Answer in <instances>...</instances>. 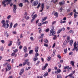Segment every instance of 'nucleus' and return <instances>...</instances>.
I'll return each instance as SVG.
<instances>
[{
    "label": "nucleus",
    "instance_id": "f257e3e1",
    "mask_svg": "<svg viewBox=\"0 0 78 78\" xmlns=\"http://www.w3.org/2000/svg\"><path fill=\"white\" fill-rule=\"evenodd\" d=\"M56 33V32L54 30V27L52 26L51 30L50 31V33L49 34L50 36H54V37L53 38V40H55L56 39V35H55Z\"/></svg>",
    "mask_w": 78,
    "mask_h": 78
},
{
    "label": "nucleus",
    "instance_id": "f03ea898",
    "mask_svg": "<svg viewBox=\"0 0 78 78\" xmlns=\"http://www.w3.org/2000/svg\"><path fill=\"white\" fill-rule=\"evenodd\" d=\"M6 22V24L5 23V22ZM1 23L2 24V27H4L5 28H8V27H9V25L8 24V23H9V20H7L6 22L5 20H2L1 21Z\"/></svg>",
    "mask_w": 78,
    "mask_h": 78
},
{
    "label": "nucleus",
    "instance_id": "7ed1b4c3",
    "mask_svg": "<svg viewBox=\"0 0 78 78\" xmlns=\"http://www.w3.org/2000/svg\"><path fill=\"white\" fill-rule=\"evenodd\" d=\"M12 1V0H3L2 2V4L3 6L6 7L7 5H8V4H10V2Z\"/></svg>",
    "mask_w": 78,
    "mask_h": 78
},
{
    "label": "nucleus",
    "instance_id": "20e7f679",
    "mask_svg": "<svg viewBox=\"0 0 78 78\" xmlns=\"http://www.w3.org/2000/svg\"><path fill=\"white\" fill-rule=\"evenodd\" d=\"M39 3V2H38V1H36L34 2L33 3H32V6H37L38 5V3Z\"/></svg>",
    "mask_w": 78,
    "mask_h": 78
},
{
    "label": "nucleus",
    "instance_id": "39448f33",
    "mask_svg": "<svg viewBox=\"0 0 78 78\" xmlns=\"http://www.w3.org/2000/svg\"><path fill=\"white\" fill-rule=\"evenodd\" d=\"M24 15H25L26 16H24V18L26 19V20H28L29 19H30V16H27V12H26L24 13Z\"/></svg>",
    "mask_w": 78,
    "mask_h": 78
},
{
    "label": "nucleus",
    "instance_id": "423d86ee",
    "mask_svg": "<svg viewBox=\"0 0 78 78\" xmlns=\"http://www.w3.org/2000/svg\"><path fill=\"white\" fill-rule=\"evenodd\" d=\"M11 69V65H10L9 64H8L7 65V68H5L6 72H7L8 70H10Z\"/></svg>",
    "mask_w": 78,
    "mask_h": 78
},
{
    "label": "nucleus",
    "instance_id": "0eeeda50",
    "mask_svg": "<svg viewBox=\"0 0 78 78\" xmlns=\"http://www.w3.org/2000/svg\"><path fill=\"white\" fill-rule=\"evenodd\" d=\"M37 17V14H36L34 15L32 17V19L31 20V22H33L34 20L35 19H36Z\"/></svg>",
    "mask_w": 78,
    "mask_h": 78
},
{
    "label": "nucleus",
    "instance_id": "6e6552de",
    "mask_svg": "<svg viewBox=\"0 0 78 78\" xmlns=\"http://www.w3.org/2000/svg\"><path fill=\"white\" fill-rule=\"evenodd\" d=\"M13 12L14 13H16V9H17V6L16 5L14 4L13 5Z\"/></svg>",
    "mask_w": 78,
    "mask_h": 78
},
{
    "label": "nucleus",
    "instance_id": "1a4fd4ad",
    "mask_svg": "<svg viewBox=\"0 0 78 78\" xmlns=\"http://www.w3.org/2000/svg\"><path fill=\"white\" fill-rule=\"evenodd\" d=\"M67 41H65L64 42L62 45L63 48H65V47H66V45H67Z\"/></svg>",
    "mask_w": 78,
    "mask_h": 78
},
{
    "label": "nucleus",
    "instance_id": "9d476101",
    "mask_svg": "<svg viewBox=\"0 0 78 78\" xmlns=\"http://www.w3.org/2000/svg\"><path fill=\"white\" fill-rule=\"evenodd\" d=\"M44 8V4L42 3L41 4V9H42L40 10V12H42V11H43V9Z\"/></svg>",
    "mask_w": 78,
    "mask_h": 78
},
{
    "label": "nucleus",
    "instance_id": "9b49d317",
    "mask_svg": "<svg viewBox=\"0 0 78 78\" xmlns=\"http://www.w3.org/2000/svg\"><path fill=\"white\" fill-rule=\"evenodd\" d=\"M29 59H27L25 60V62L23 63V66H25L27 64V62L29 61Z\"/></svg>",
    "mask_w": 78,
    "mask_h": 78
},
{
    "label": "nucleus",
    "instance_id": "f8f14e48",
    "mask_svg": "<svg viewBox=\"0 0 78 78\" xmlns=\"http://www.w3.org/2000/svg\"><path fill=\"white\" fill-rule=\"evenodd\" d=\"M64 4H65V1H62L59 3V4H60V5H64Z\"/></svg>",
    "mask_w": 78,
    "mask_h": 78
},
{
    "label": "nucleus",
    "instance_id": "ddd939ff",
    "mask_svg": "<svg viewBox=\"0 0 78 78\" xmlns=\"http://www.w3.org/2000/svg\"><path fill=\"white\" fill-rule=\"evenodd\" d=\"M35 50L36 53H37L38 52V50H39V47L37 46V47H35Z\"/></svg>",
    "mask_w": 78,
    "mask_h": 78
},
{
    "label": "nucleus",
    "instance_id": "4468645a",
    "mask_svg": "<svg viewBox=\"0 0 78 78\" xmlns=\"http://www.w3.org/2000/svg\"><path fill=\"white\" fill-rule=\"evenodd\" d=\"M52 73L53 75H54L55 73V74L57 73V71H55V70H53L52 72Z\"/></svg>",
    "mask_w": 78,
    "mask_h": 78
},
{
    "label": "nucleus",
    "instance_id": "2eb2a0df",
    "mask_svg": "<svg viewBox=\"0 0 78 78\" xmlns=\"http://www.w3.org/2000/svg\"><path fill=\"white\" fill-rule=\"evenodd\" d=\"M37 59H38V58H37V57H36V56H35L34 57V58L33 59V61H37Z\"/></svg>",
    "mask_w": 78,
    "mask_h": 78
},
{
    "label": "nucleus",
    "instance_id": "dca6fc26",
    "mask_svg": "<svg viewBox=\"0 0 78 78\" xmlns=\"http://www.w3.org/2000/svg\"><path fill=\"white\" fill-rule=\"evenodd\" d=\"M27 47L25 46L24 47L23 50L25 53H27Z\"/></svg>",
    "mask_w": 78,
    "mask_h": 78
},
{
    "label": "nucleus",
    "instance_id": "f3484780",
    "mask_svg": "<svg viewBox=\"0 0 78 78\" xmlns=\"http://www.w3.org/2000/svg\"><path fill=\"white\" fill-rule=\"evenodd\" d=\"M67 41H67V42H69V41H70V37H67Z\"/></svg>",
    "mask_w": 78,
    "mask_h": 78
},
{
    "label": "nucleus",
    "instance_id": "a211bd4d",
    "mask_svg": "<svg viewBox=\"0 0 78 78\" xmlns=\"http://www.w3.org/2000/svg\"><path fill=\"white\" fill-rule=\"evenodd\" d=\"M48 72H46L43 75V76H44V77H45V76H48Z\"/></svg>",
    "mask_w": 78,
    "mask_h": 78
},
{
    "label": "nucleus",
    "instance_id": "6ab92c4d",
    "mask_svg": "<svg viewBox=\"0 0 78 78\" xmlns=\"http://www.w3.org/2000/svg\"><path fill=\"white\" fill-rule=\"evenodd\" d=\"M8 64H8V62L5 63L3 64V66L4 67H5V66H8Z\"/></svg>",
    "mask_w": 78,
    "mask_h": 78
},
{
    "label": "nucleus",
    "instance_id": "aec40b11",
    "mask_svg": "<svg viewBox=\"0 0 78 78\" xmlns=\"http://www.w3.org/2000/svg\"><path fill=\"white\" fill-rule=\"evenodd\" d=\"M12 41H9V43L8 44V46H11V45H12Z\"/></svg>",
    "mask_w": 78,
    "mask_h": 78
},
{
    "label": "nucleus",
    "instance_id": "412c9836",
    "mask_svg": "<svg viewBox=\"0 0 78 78\" xmlns=\"http://www.w3.org/2000/svg\"><path fill=\"white\" fill-rule=\"evenodd\" d=\"M47 19V16L45 17L44 18V19H42V22H44V21H45L46 19Z\"/></svg>",
    "mask_w": 78,
    "mask_h": 78
},
{
    "label": "nucleus",
    "instance_id": "4be33fe9",
    "mask_svg": "<svg viewBox=\"0 0 78 78\" xmlns=\"http://www.w3.org/2000/svg\"><path fill=\"white\" fill-rule=\"evenodd\" d=\"M4 35L5 36H6V37H8L9 36V34H8V33H7V31H6V33L4 34Z\"/></svg>",
    "mask_w": 78,
    "mask_h": 78
},
{
    "label": "nucleus",
    "instance_id": "5701e85b",
    "mask_svg": "<svg viewBox=\"0 0 78 78\" xmlns=\"http://www.w3.org/2000/svg\"><path fill=\"white\" fill-rule=\"evenodd\" d=\"M57 73H61V69H57Z\"/></svg>",
    "mask_w": 78,
    "mask_h": 78
},
{
    "label": "nucleus",
    "instance_id": "b1692460",
    "mask_svg": "<svg viewBox=\"0 0 78 78\" xmlns=\"http://www.w3.org/2000/svg\"><path fill=\"white\" fill-rule=\"evenodd\" d=\"M18 5H19L20 7H22L23 6V4L22 3L18 4Z\"/></svg>",
    "mask_w": 78,
    "mask_h": 78
},
{
    "label": "nucleus",
    "instance_id": "393cba45",
    "mask_svg": "<svg viewBox=\"0 0 78 78\" xmlns=\"http://www.w3.org/2000/svg\"><path fill=\"white\" fill-rule=\"evenodd\" d=\"M54 16H56V17H58V12H56L55 13Z\"/></svg>",
    "mask_w": 78,
    "mask_h": 78
},
{
    "label": "nucleus",
    "instance_id": "a878e982",
    "mask_svg": "<svg viewBox=\"0 0 78 78\" xmlns=\"http://www.w3.org/2000/svg\"><path fill=\"white\" fill-rule=\"evenodd\" d=\"M78 17V15L76 14V13H74V18L75 19V18H76Z\"/></svg>",
    "mask_w": 78,
    "mask_h": 78
},
{
    "label": "nucleus",
    "instance_id": "bb28decb",
    "mask_svg": "<svg viewBox=\"0 0 78 78\" xmlns=\"http://www.w3.org/2000/svg\"><path fill=\"white\" fill-rule=\"evenodd\" d=\"M51 57L49 56L48 57V59H47V61H49L51 60Z\"/></svg>",
    "mask_w": 78,
    "mask_h": 78
},
{
    "label": "nucleus",
    "instance_id": "cd10ccee",
    "mask_svg": "<svg viewBox=\"0 0 78 78\" xmlns=\"http://www.w3.org/2000/svg\"><path fill=\"white\" fill-rule=\"evenodd\" d=\"M33 50H30L29 51V54H33Z\"/></svg>",
    "mask_w": 78,
    "mask_h": 78
},
{
    "label": "nucleus",
    "instance_id": "c85d7f7f",
    "mask_svg": "<svg viewBox=\"0 0 78 78\" xmlns=\"http://www.w3.org/2000/svg\"><path fill=\"white\" fill-rule=\"evenodd\" d=\"M76 42H75L74 44V48H75V47H76Z\"/></svg>",
    "mask_w": 78,
    "mask_h": 78
},
{
    "label": "nucleus",
    "instance_id": "c756f323",
    "mask_svg": "<svg viewBox=\"0 0 78 78\" xmlns=\"http://www.w3.org/2000/svg\"><path fill=\"white\" fill-rule=\"evenodd\" d=\"M57 78H62V76L60 75H57Z\"/></svg>",
    "mask_w": 78,
    "mask_h": 78
},
{
    "label": "nucleus",
    "instance_id": "7c9ffc66",
    "mask_svg": "<svg viewBox=\"0 0 78 78\" xmlns=\"http://www.w3.org/2000/svg\"><path fill=\"white\" fill-rule=\"evenodd\" d=\"M71 63L73 66H74V62L73 61H71Z\"/></svg>",
    "mask_w": 78,
    "mask_h": 78
},
{
    "label": "nucleus",
    "instance_id": "2f4dec72",
    "mask_svg": "<svg viewBox=\"0 0 78 78\" xmlns=\"http://www.w3.org/2000/svg\"><path fill=\"white\" fill-rule=\"evenodd\" d=\"M44 42H45V43H47V42H48V40L46 39H44Z\"/></svg>",
    "mask_w": 78,
    "mask_h": 78
},
{
    "label": "nucleus",
    "instance_id": "473e14b6",
    "mask_svg": "<svg viewBox=\"0 0 78 78\" xmlns=\"http://www.w3.org/2000/svg\"><path fill=\"white\" fill-rule=\"evenodd\" d=\"M69 32L70 33H71L72 34H73V33H74V31H73V30H70Z\"/></svg>",
    "mask_w": 78,
    "mask_h": 78
},
{
    "label": "nucleus",
    "instance_id": "72a5a7b5",
    "mask_svg": "<svg viewBox=\"0 0 78 78\" xmlns=\"http://www.w3.org/2000/svg\"><path fill=\"white\" fill-rule=\"evenodd\" d=\"M35 56H36V57H37L38 56H39V54L37 53V52L36 53H35Z\"/></svg>",
    "mask_w": 78,
    "mask_h": 78
},
{
    "label": "nucleus",
    "instance_id": "f704fd0d",
    "mask_svg": "<svg viewBox=\"0 0 78 78\" xmlns=\"http://www.w3.org/2000/svg\"><path fill=\"white\" fill-rule=\"evenodd\" d=\"M69 67V66H66L64 67V69H68Z\"/></svg>",
    "mask_w": 78,
    "mask_h": 78
},
{
    "label": "nucleus",
    "instance_id": "c9c22d12",
    "mask_svg": "<svg viewBox=\"0 0 78 78\" xmlns=\"http://www.w3.org/2000/svg\"><path fill=\"white\" fill-rule=\"evenodd\" d=\"M61 29H59V30H58L57 31V33L58 34H59L61 32Z\"/></svg>",
    "mask_w": 78,
    "mask_h": 78
},
{
    "label": "nucleus",
    "instance_id": "e433bc0d",
    "mask_svg": "<svg viewBox=\"0 0 78 78\" xmlns=\"http://www.w3.org/2000/svg\"><path fill=\"white\" fill-rule=\"evenodd\" d=\"M12 23H11L10 24V25L9 26L10 28H12Z\"/></svg>",
    "mask_w": 78,
    "mask_h": 78
},
{
    "label": "nucleus",
    "instance_id": "4c0bfd02",
    "mask_svg": "<svg viewBox=\"0 0 78 78\" xmlns=\"http://www.w3.org/2000/svg\"><path fill=\"white\" fill-rule=\"evenodd\" d=\"M21 42L20 41L18 42H17L16 43V44H18V46H19V45H20V44H21Z\"/></svg>",
    "mask_w": 78,
    "mask_h": 78
},
{
    "label": "nucleus",
    "instance_id": "58836bf2",
    "mask_svg": "<svg viewBox=\"0 0 78 78\" xmlns=\"http://www.w3.org/2000/svg\"><path fill=\"white\" fill-rule=\"evenodd\" d=\"M48 21H45L43 22L42 23V24H46V23H48Z\"/></svg>",
    "mask_w": 78,
    "mask_h": 78
},
{
    "label": "nucleus",
    "instance_id": "ea45409f",
    "mask_svg": "<svg viewBox=\"0 0 78 78\" xmlns=\"http://www.w3.org/2000/svg\"><path fill=\"white\" fill-rule=\"evenodd\" d=\"M31 67H29L28 68L26 67V69L27 70H30V68Z\"/></svg>",
    "mask_w": 78,
    "mask_h": 78
},
{
    "label": "nucleus",
    "instance_id": "a19ab883",
    "mask_svg": "<svg viewBox=\"0 0 78 78\" xmlns=\"http://www.w3.org/2000/svg\"><path fill=\"white\" fill-rule=\"evenodd\" d=\"M57 57L59 59H61V55H58Z\"/></svg>",
    "mask_w": 78,
    "mask_h": 78
},
{
    "label": "nucleus",
    "instance_id": "79ce46f5",
    "mask_svg": "<svg viewBox=\"0 0 78 78\" xmlns=\"http://www.w3.org/2000/svg\"><path fill=\"white\" fill-rule=\"evenodd\" d=\"M61 31H64L65 30V28H63L62 29H60Z\"/></svg>",
    "mask_w": 78,
    "mask_h": 78
},
{
    "label": "nucleus",
    "instance_id": "37998d69",
    "mask_svg": "<svg viewBox=\"0 0 78 78\" xmlns=\"http://www.w3.org/2000/svg\"><path fill=\"white\" fill-rule=\"evenodd\" d=\"M39 63H40V61H38L37 62L36 64V66H37L38 65H39Z\"/></svg>",
    "mask_w": 78,
    "mask_h": 78
},
{
    "label": "nucleus",
    "instance_id": "c03bdc74",
    "mask_svg": "<svg viewBox=\"0 0 78 78\" xmlns=\"http://www.w3.org/2000/svg\"><path fill=\"white\" fill-rule=\"evenodd\" d=\"M17 26V23H16L13 26L14 28H15Z\"/></svg>",
    "mask_w": 78,
    "mask_h": 78
},
{
    "label": "nucleus",
    "instance_id": "a18cd8bd",
    "mask_svg": "<svg viewBox=\"0 0 78 78\" xmlns=\"http://www.w3.org/2000/svg\"><path fill=\"white\" fill-rule=\"evenodd\" d=\"M67 48L65 49L64 50V52L65 53H67Z\"/></svg>",
    "mask_w": 78,
    "mask_h": 78
},
{
    "label": "nucleus",
    "instance_id": "49530a36",
    "mask_svg": "<svg viewBox=\"0 0 78 78\" xmlns=\"http://www.w3.org/2000/svg\"><path fill=\"white\" fill-rule=\"evenodd\" d=\"M15 53L13 52L12 53V54L11 55V56H14L15 55Z\"/></svg>",
    "mask_w": 78,
    "mask_h": 78
},
{
    "label": "nucleus",
    "instance_id": "de8ad7c7",
    "mask_svg": "<svg viewBox=\"0 0 78 78\" xmlns=\"http://www.w3.org/2000/svg\"><path fill=\"white\" fill-rule=\"evenodd\" d=\"M10 18H11V15H9L7 17V19L8 20L10 19Z\"/></svg>",
    "mask_w": 78,
    "mask_h": 78
},
{
    "label": "nucleus",
    "instance_id": "09e8293b",
    "mask_svg": "<svg viewBox=\"0 0 78 78\" xmlns=\"http://www.w3.org/2000/svg\"><path fill=\"white\" fill-rule=\"evenodd\" d=\"M17 51H18V50L17 49L13 50V51H14V53H16V52H17Z\"/></svg>",
    "mask_w": 78,
    "mask_h": 78
},
{
    "label": "nucleus",
    "instance_id": "8fccbe9b",
    "mask_svg": "<svg viewBox=\"0 0 78 78\" xmlns=\"http://www.w3.org/2000/svg\"><path fill=\"white\" fill-rule=\"evenodd\" d=\"M39 19H38L37 20V21H36V24H37V23H39Z\"/></svg>",
    "mask_w": 78,
    "mask_h": 78
},
{
    "label": "nucleus",
    "instance_id": "3c124183",
    "mask_svg": "<svg viewBox=\"0 0 78 78\" xmlns=\"http://www.w3.org/2000/svg\"><path fill=\"white\" fill-rule=\"evenodd\" d=\"M44 45L45 47H48V44H47L45 43L44 44Z\"/></svg>",
    "mask_w": 78,
    "mask_h": 78
},
{
    "label": "nucleus",
    "instance_id": "603ef678",
    "mask_svg": "<svg viewBox=\"0 0 78 78\" xmlns=\"http://www.w3.org/2000/svg\"><path fill=\"white\" fill-rule=\"evenodd\" d=\"M30 40H31V41H34V39L33 38V37H30Z\"/></svg>",
    "mask_w": 78,
    "mask_h": 78
},
{
    "label": "nucleus",
    "instance_id": "864d4df0",
    "mask_svg": "<svg viewBox=\"0 0 78 78\" xmlns=\"http://www.w3.org/2000/svg\"><path fill=\"white\" fill-rule=\"evenodd\" d=\"M40 6H41V3H39L37 6V8H39L40 7Z\"/></svg>",
    "mask_w": 78,
    "mask_h": 78
},
{
    "label": "nucleus",
    "instance_id": "5fc2aeb1",
    "mask_svg": "<svg viewBox=\"0 0 78 78\" xmlns=\"http://www.w3.org/2000/svg\"><path fill=\"white\" fill-rule=\"evenodd\" d=\"M56 22L55 21L52 22V25H54V24H55V23H56Z\"/></svg>",
    "mask_w": 78,
    "mask_h": 78
},
{
    "label": "nucleus",
    "instance_id": "6e6d98bb",
    "mask_svg": "<svg viewBox=\"0 0 78 78\" xmlns=\"http://www.w3.org/2000/svg\"><path fill=\"white\" fill-rule=\"evenodd\" d=\"M1 42L2 44H5V41L2 40H1Z\"/></svg>",
    "mask_w": 78,
    "mask_h": 78
},
{
    "label": "nucleus",
    "instance_id": "4d7b16f0",
    "mask_svg": "<svg viewBox=\"0 0 78 78\" xmlns=\"http://www.w3.org/2000/svg\"><path fill=\"white\" fill-rule=\"evenodd\" d=\"M69 42H70V44H73V40H71Z\"/></svg>",
    "mask_w": 78,
    "mask_h": 78
},
{
    "label": "nucleus",
    "instance_id": "13d9d810",
    "mask_svg": "<svg viewBox=\"0 0 78 78\" xmlns=\"http://www.w3.org/2000/svg\"><path fill=\"white\" fill-rule=\"evenodd\" d=\"M73 55V52H71L69 53V55Z\"/></svg>",
    "mask_w": 78,
    "mask_h": 78
},
{
    "label": "nucleus",
    "instance_id": "bf43d9fd",
    "mask_svg": "<svg viewBox=\"0 0 78 78\" xmlns=\"http://www.w3.org/2000/svg\"><path fill=\"white\" fill-rule=\"evenodd\" d=\"M55 53H56V50H54L53 51V53L54 54V55H55Z\"/></svg>",
    "mask_w": 78,
    "mask_h": 78
},
{
    "label": "nucleus",
    "instance_id": "052dcab7",
    "mask_svg": "<svg viewBox=\"0 0 78 78\" xmlns=\"http://www.w3.org/2000/svg\"><path fill=\"white\" fill-rule=\"evenodd\" d=\"M48 31H49V29H47L45 30L46 32H48Z\"/></svg>",
    "mask_w": 78,
    "mask_h": 78
},
{
    "label": "nucleus",
    "instance_id": "680f3d73",
    "mask_svg": "<svg viewBox=\"0 0 78 78\" xmlns=\"http://www.w3.org/2000/svg\"><path fill=\"white\" fill-rule=\"evenodd\" d=\"M48 72H51V69L50 68H49L48 69Z\"/></svg>",
    "mask_w": 78,
    "mask_h": 78
},
{
    "label": "nucleus",
    "instance_id": "e2e57ef3",
    "mask_svg": "<svg viewBox=\"0 0 78 78\" xmlns=\"http://www.w3.org/2000/svg\"><path fill=\"white\" fill-rule=\"evenodd\" d=\"M30 62L28 61L27 62V65L28 66H30Z\"/></svg>",
    "mask_w": 78,
    "mask_h": 78
},
{
    "label": "nucleus",
    "instance_id": "0e129e2a",
    "mask_svg": "<svg viewBox=\"0 0 78 78\" xmlns=\"http://www.w3.org/2000/svg\"><path fill=\"white\" fill-rule=\"evenodd\" d=\"M25 58H26V57H27V56H28V54H26L25 55Z\"/></svg>",
    "mask_w": 78,
    "mask_h": 78
},
{
    "label": "nucleus",
    "instance_id": "69168bd1",
    "mask_svg": "<svg viewBox=\"0 0 78 78\" xmlns=\"http://www.w3.org/2000/svg\"><path fill=\"white\" fill-rule=\"evenodd\" d=\"M38 27L42 26V24L41 23H39L38 24Z\"/></svg>",
    "mask_w": 78,
    "mask_h": 78
},
{
    "label": "nucleus",
    "instance_id": "338daca9",
    "mask_svg": "<svg viewBox=\"0 0 78 78\" xmlns=\"http://www.w3.org/2000/svg\"><path fill=\"white\" fill-rule=\"evenodd\" d=\"M55 46H56V44H55V43H54L52 46V47L53 48H54V47H55Z\"/></svg>",
    "mask_w": 78,
    "mask_h": 78
},
{
    "label": "nucleus",
    "instance_id": "774afa93",
    "mask_svg": "<svg viewBox=\"0 0 78 78\" xmlns=\"http://www.w3.org/2000/svg\"><path fill=\"white\" fill-rule=\"evenodd\" d=\"M46 69V67L44 66V67L43 68H42V69L45 70Z\"/></svg>",
    "mask_w": 78,
    "mask_h": 78
}]
</instances>
